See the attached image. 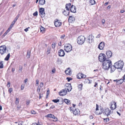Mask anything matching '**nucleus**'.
I'll list each match as a JSON object with an SVG mask.
<instances>
[{"label":"nucleus","instance_id":"13d9d810","mask_svg":"<svg viewBox=\"0 0 125 125\" xmlns=\"http://www.w3.org/2000/svg\"><path fill=\"white\" fill-rule=\"evenodd\" d=\"M102 23L103 24H104L105 22V20L104 19H102Z\"/></svg>","mask_w":125,"mask_h":125},{"label":"nucleus","instance_id":"7c9ffc66","mask_svg":"<svg viewBox=\"0 0 125 125\" xmlns=\"http://www.w3.org/2000/svg\"><path fill=\"white\" fill-rule=\"evenodd\" d=\"M10 30L9 29H8L5 32L3 35L2 36V37L3 38L10 31Z\"/></svg>","mask_w":125,"mask_h":125},{"label":"nucleus","instance_id":"473e14b6","mask_svg":"<svg viewBox=\"0 0 125 125\" xmlns=\"http://www.w3.org/2000/svg\"><path fill=\"white\" fill-rule=\"evenodd\" d=\"M10 57V54H8L4 59V60L6 61H8Z\"/></svg>","mask_w":125,"mask_h":125},{"label":"nucleus","instance_id":"c756f323","mask_svg":"<svg viewBox=\"0 0 125 125\" xmlns=\"http://www.w3.org/2000/svg\"><path fill=\"white\" fill-rule=\"evenodd\" d=\"M50 119L51 121L55 122L58 121L57 118H51Z\"/></svg>","mask_w":125,"mask_h":125},{"label":"nucleus","instance_id":"a18cd8bd","mask_svg":"<svg viewBox=\"0 0 125 125\" xmlns=\"http://www.w3.org/2000/svg\"><path fill=\"white\" fill-rule=\"evenodd\" d=\"M31 113L32 114H35L36 113V112L34 110H32L31 111Z\"/></svg>","mask_w":125,"mask_h":125},{"label":"nucleus","instance_id":"4be33fe9","mask_svg":"<svg viewBox=\"0 0 125 125\" xmlns=\"http://www.w3.org/2000/svg\"><path fill=\"white\" fill-rule=\"evenodd\" d=\"M70 11L72 12L75 13L76 12L75 7L73 5H72Z\"/></svg>","mask_w":125,"mask_h":125},{"label":"nucleus","instance_id":"603ef678","mask_svg":"<svg viewBox=\"0 0 125 125\" xmlns=\"http://www.w3.org/2000/svg\"><path fill=\"white\" fill-rule=\"evenodd\" d=\"M12 88H10L8 90L9 92L10 93L11 92H12Z\"/></svg>","mask_w":125,"mask_h":125},{"label":"nucleus","instance_id":"e433bc0d","mask_svg":"<svg viewBox=\"0 0 125 125\" xmlns=\"http://www.w3.org/2000/svg\"><path fill=\"white\" fill-rule=\"evenodd\" d=\"M3 67V62L2 61H1L0 62V68H2Z\"/></svg>","mask_w":125,"mask_h":125},{"label":"nucleus","instance_id":"4468645a","mask_svg":"<svg viewBox=\"0 0 125 125\" xmlns=\"http://www.w3.org/2000/svg\"><path fill=\"white\" fill-rule=\"evenodd\" d=\"M59 94L62 96H63L67 94V91L65 89L62 90L59 92Z\"/></svg>","mask_w":125,"mask_h":125},{"label":"nucleus","instance_id":"2f4dec72","mask_svg":"<svg viewBox=\"0 0 125 125\" xmlns=\"http://www.w3.org/2000/svg\"><path fill=\"white\" fill-rule=\"evenodd\" d=\"M45 117H55L54 116L51 114H48L45 116Z\"/></svg>","mask_w":125,"mask_h":125},{"label":"nucleus","instance_id":"c85d7f7f","mask_svg":"<svg viewBox=\"0 0 125 125\" xmlns=\"http://www.w3.org/2000/svg\"><path fill=\"white\" fill-rule=\"evenodd\" d=\"M110 67L111 68V73H112L115 70V68H116L114 66V65L113 66H111Z\"/></svg>","mask_w":125,"mask_h":125},{"label":"nucleus","instance_id":"6e6d98bb","mask_svg":"<svg viewBox=\"0 0 125 125\" xmlns=\"http://www.w3.org/2000/svg\"><path fill=\"white\" fill-rule=\"evenodd\" d=\"M50 49H48V50L47 52L46 53L47 54H49L50 53Z\"/></svg>","mask_w":125,"mask_h":125},{"label":"nucleus","instance_id":"f704fd0d","mask_svg":"<svg viewBox=\"0 0 125 125\" xmlns=\"http://www.w3.org/2000/svg\"><path fill=\"white\" fill-rule=\"evenodd\" d=\"M22 66H19V68L18 70V72L19 73H21L22 71Z\"/></svg>","mask_w":125,"mask_h":125},{"label":"nucleus","instance_id":"7ed1b4c3","mask_svg":"<svg viewBox=\"0 0 125 125\" xmlns=\"http://www.w3.org/2000/svg\"><path fill=\"white\" fill-rule=\"evenodd\" d=\"M85 38L84 36H80L77 39V42L80 45H82L85 42Z\"/></svg>","mask_w":125,"mask_h":125},{"label":"nucleus","instance_id":"69168bd1","mask_svg":"<svg viewBox=\"0 0 125 125\" xmlns=\"http://www.w3.org/2000/svg\"><path fill=\"white\" fill-rule=\"evenodd\" d=\"M98 85V83L96 82L95 83V85H94V87H96V86Z\"/></svg>","mask_w":125,"mask_h":125},{"label":"nucleus","instance_id":"09e8293b","mask_svg":"<svg viewBox=\"0 0 125 125\" xmlns=\"http://www.w3.org/2000/svg\"><path fill=\"white\" fill-rule=\"evenodd\" d=\"M36 83L35 85L36 86H37L39 84V80L38 79H37L36 80Z\"/></svg>","mask_w":125,"mask_h":125},{"label":"nucleus","instance_id":"2eb2a0df","mask_svg":"<svg viewBox=\"0 0 125 125\" xmlns=\"http://www.w3.org/2000/svg\"><path fill=\"white\" fill-rule=\"evenodd\" d=\"M94 37L92 35H90L88 37V42L90 43L94 41Z\"/></svg>","mask_w":125,"mask_h":125},{"label":"nucleus","instance_id":"a878e982","mask_svg":"<svg viewBox=\"0 0 125 125\" xmlns=\"http://www.w3.org/2000/svg\"><path fill=\"white\" fill-rule=\"evenodd\" d=\"M64 101L67 104H70V101L68 99H65L64 100Z\"/></svg>","mask_w":125,"mask_h":125},{"label":"nucleus","instance_id":"aec40b11","mask_svg":"<svg viewBox=\"0 0 125 125\" xmlns=\"http://www.w3.org/2000/svg\"><path fill=\"white\" fill-rule=\"evenodd\" d=\"M73 113L74 115H79L80 114L79 110L78 109H75L73 112Z\"/></svg>","mask_w":125,"mask_h":125},{"label":"nucleus","instance_id":"4c0bfd02","mask_svg":"<svg viewBox=\"0 0 125 125\" xmlns=\"http://www.w3.org/2000/svg\"><path fill=\"white\" fill-rule=\"evenodd\" d=\"M15 104L17 105L19 103V98H16V100L15 101Z\"/></svg>","mask_w":125,"mask_h":125},{"label":"nucleus","instance_id":"9b49d317","mask_svg":"<svg viewBox=\"0 0 125 125\" xmlns=\"http://www.w3.org/2000/svg\"><path fill=\"white\" fill-rule=\"evenodd\" d=\"M54 23L55 27H59L61 26L62 24V22L57 19H56Z\"/></svg>","mask_w":125,"mask_h":125},{"label":"nucleus","instance_id":"338daca9","mask_svg":"<svg viewBox=\"0 0 125 125\" xmlns=\"http://www.w3.org/2000/svg\"><path fill=\"white\" fill-rule=\"evenodd\" d=\"M28 80L27 79H25L24 80V82L25 83H26V82H27Z\"/></svg>","mask_w":125,"mask_h":125},{"label":"nucleus","instance_id":"5fc2aeb1","mask_svg":"<svg viewBox=\"0 0 125 125\" xmlns=\"http://www.w3.org/2000/svg\"><path fill=\"white\" fill-rule=\"evenodd\" d=\"M30 52L29 53L28 52H27V57L28 58H29L30 57Z\"/></svg>","mask_w":125,"mask_h":125},{"label":"nucleus","instance_id":"e2e57ef3","mask_svg":"<svg viewBox=\"0 0 125 125\" xmlns=\"http://www.w3.org/2000/svg\"><path fill=\"white\" fill-rule=\"evenodd\" d=\"M24 88V86H23L22 85L21 86V90H22Z\"/></svg>","mask_w":125,"mask_h":125},{"label":"nucleus","instance_id":"20e7f679","mask_svg":"<svg viewBox=\"0 0 125 125\" xmlns=\"http://www.w3.org/2000/svg\"><path fill=\"white\" fill-rule=\"evenodd\" d=\"M98 59L101 62H103L105 61L107 59L106 57V56L105 54L103 53L100 54L98 56Z\"/></svg>","mask_w":125,"mask_h":125},{"label":"nucleus","instance_id":"c03bdc74","mask_svg":"<svg viewBox=\"0 0 125 125\" xmlns=\"http://www.w3.org/2000/svg\"><path fill=\"white\" fill-rule=\"evenodd\" d=\"M57 62H60L61 63H62V61L61 59L60 58H58Z\"/></svg>","mask_w":125,"mask_h":125},{"label":"nucleus","instance_id":"412c9836","mask_svg":"<svg viewBox=\"0 0 125 125\" xmlns=\"http://www.w3.org/2000/svg\"><path fill=\"white\" fill-rule=\"evenodd\" d=\"M65 73L66 74L70 75L71 74L72 72L70 68H69L66 69L65 71Z\"/></svg>","mask_w":125,"mask_h":125},{"label":"nucleus","instance_id":"49530a36","mask_svg":"<svg viewBox=\"0 0 125 125\" xmlns=\"http://www.w3.org/2000/svg\"><path fill=\"white\" fill-rule=\"evenodd\" d=\"M38 125H42V123L40 121L38 120Z\"/></svg>","mask_w":125,"mask_h":125},{"label":"nucleus","instance_id":"39448f33","mask_svg":"<svg viewBox=\"0 0 125 125\" xmlns=\"http://www.w3.org/2000/svg\"><path fill=\"white\" fill-rule=\"evenodd\" d=\"M65 50L67 52H70L72 49V47L70 44H65L64 46Z\"/></svg>","mask_w":125,"mask_h":125},{"label":"nucleus","instance_id":"6ab92c4d","mask_svg":"<svg viewBox=\"0 0 125 125\" xmlns=\"http://www.w3.org/2000/svg\"><path fill=\"white\" fill-rule=\"evenodd\" d=\"M96 111L95 112V114H96L98 115L101 114H102V112H101L102 111V108H100L101 110V112H100L99 113L97 111L98 110V107H99L98 105L97 104H96Z\"/></svg>","mask_w":125,"mask_h":125},{"label":"nucleus","instance_id":"ea45409f","mask_svg":"<svg viewBox=\"0 0 125 125\" xmlns=\"http://www.w3.org/2000/svg\"><path fill=\"white\" fill-rule=\"evenodd\" d=\"M19 16V14H18L16 16V18H15V19L14 20V21L16 22V21L17 20Z\"/></svg>","mask_w":125,"mask_h":125},{"label":"nucleus","instance_id":"0e129e2a","mask_svg":"<svg viewBox=\"0 0 125 125\" xmlns=\"http://www.w3.org/2000/svg\"><path fill=\"white\" fill-rule=\"evenodd\" d=\"M26 28L24 29V31L27 32V31H28V28Z\"/></svg>","mask_w":125,"mask_h":125},{"label":"nucleus","instance_id":"de8ad7c7","mask_svg":"<svg viewBox=\"0 0 125 125\" xmlns=\"http://www.w3.org/2000/svg\"><path fill=\"white\" fill-rule=\"evenodd\" d=\"M33 15L34 16H37L38 15V12L37 11H35Z\"/></svg>","mask_w":125,"mask_h":125},{"label":"nucleus","instance_id":"bb28decb","mask_svg":"<svg viewBox=\"0 0 125 125\" xmlns=\"http://www.w3.org/2000/svg\"><path fill=\"white\" fill-rule=\"evenodd\" d=\"M83 84L82 83L78 85V87L79 90L81 91L82 89Z\"/></svg>","mask_w":125,"mask_h":125},{"label":"nucleus","instance_id":"dca6fc26","mask_svg":"<svg viewBox=\"0 0 125 125\" xmlns=\"http://www.w3.org/2000/svg\"><path fill=\"white\" fill-rule=\"evenodd\" d=\"M105 46V43L103 42H100L98 46V48L100 50H103Z\"/></svg>","mask_w":125,"mask_h":125},{"label":"nucleus","instance_id":"79ce46f5","mask_svg":"<svg viewBox=\"0 0 125 125\" xmlns=\"http://www.w3.org/2000/svg\"><path fill=\"white\" fill-rule=\"evenodd\" d=\"M59 99H54L52 100L53 102L54 103H56L58 102H59Z\"/></svg>","mask_w":125,"mask_h":125},{"label":"nucleus","instance_id":"37998d69","mask_svg":"<svg viewBox=\"0 0 125 125\" xmlns=\"http://www.w3.org/2000/svg\"><path fill=\"white\" fill-rule=\"evenodd\" d=\"M87 82H88L89 84H91L92 83V80H89L88 79H87L86 80Z\"/></svg>","mask_w":125,"mask_h":125},{"label":"nucleus","instance_id":"f03ea898","mask_svg":"<svg viewBox=\"0 0 125 125\" xmlns=\"http://www.w3.org/2000/svg\"><path fill=\"white\" fill-rule=\"evenodd\" d=\"M124 65L123 62L121 61H120L115 63L114 66L116 68L120 69L121 70Z\"/></svg>","mask_w":125,"mask_h":125},{"label":"nucleus","instance_id":"72a5a7b5","mask_svg":"<svg viewBox=\"0 0 125 125\" xmlns=\"http://www.w3.org/2000/svg\"><path fill=\"white\" fill-rule=\"evenodd\" d=\"M40 30L41 32L42 33L44 32L45 31V28L42 27L40 28Z\"/></svg>","mask_w":125,"mask_h":125},{"label":"nucleus","instance_id":"f257e3e1","mask_svg":"<svg viewBox=\"0 0 125 125\" xmlns=\"http://www.w3.org/2000/svg\"><path fill=\"white\" fill-rule=\"evenodd\" d=\"M107 58L106 60L103 63V68L105 70H108L111 66L112 65L111 61Z\"/></svg>","mask_w":125,"mask_h":125},{"label":"nucleus","instance_id":"a19ab883","mask_svg":"<svg viewBox=\"0 0 125 125\" xmlns=\"http://www.w3.org/2000/svg\"><path fill=\"white\" fill-rule=\"evenodd\" d=\"M50 93L49 90V88H48L47 90V92L46 94V98H47V96L49 95Z\"/></svg>","mask_w":125,"mask_h":125},{"label":"nucleus","instance_id":"774afa93","mask_svg":"<svg viewBox=\"0 0 125 125\" xmlns=\"http://www.w3.org/2000/svg\"><path fill=\"white\" fill-rule=\"evenodd\" d=\"M123 79L124 81V82H125V74L124 76Z\"/></svg>","mask_w":125,"mask_h":125},{"label":"nucleus","instance_id":"c9c22d12","mask_svg":"<svg viewBox=\"0 0 125 125\" xmlns=\"http://www.w3.org/2000/svg\"><path fill=\"white\" fill-rule=\"evenodd\" d=\"M104 122L106 123L108 122L109 121V119L108 118H106L104 119Z\"/></svg>","mask_w":125,"mask_h":125},{"label":"nucleus","instance_id":"1a4fd4ad","mask_svg":"<svg viewBox=\"0 0 125 125\" xmlns=\"http://www.w3.org/2000/svg\"><path fill=\"white\" fill-rule=\"evenodd\" d=\"M71 5V3H69L68 4H66V5L65 8L66 10H67V11H66V13H64V14L66 16H68L69 15V9L70 8Z\"/></svg>","mask_w":125,"mask_h":125},{"label":"nucleus","instance_id":"3c124183","mask_svg":"<svg viewBox=\"0 0 125 125\" xmlns=\"http://www.w3.org/2000/svg\"><path fill=\"white\" fill-rule=\"evenodd\" d=\"M56 44L55 43H53L52 45V47L53 48H54Z\"/></svg>","mask_w":125,"mask_h":125},{"label":"nucleus","instance_id":"393cba45","mask_svg":"<svg viewBox=\"0 0 125 125\" xmlns=\"http://www.w3.org/2000/svg\"><path fill=\"white\" fill-rule=\"evenodd\" d=\"M123 82H124V81L123 79H121L117 81L116 84L118 85L121 84Z\"/></svg>","mask_w":125,"mask_h":125},{"label":"nucleus","instance_id":"052dcab7","mask_svg":"<svg viewBox=\"0 0 125 125\" xmlns=\"http://www.w3.org/2000/svg\"><path fill=\"white\" fill-rule=\"evenodd\" d=\"M13 24H11V25L10 26V27L8 28L10 30L11 29L12 27L13 26Z\"/></svg>","mask_w":125,"mask_h":125},{"label":"nucleus","instance_id":"0eeeda50","mask_svg":"<svg viewBox=\"0 0 125 125\" xmlns=\"http://www.w3.org/2000/svg\"><path fill=\"white\" fill-rule=\"evenodd\" d=\"M6 50V47L5 45H2L0 47V53L1 55L4 54Z\"/></svg>","mask_w":125,"mask_h":125},{"label":"nucleus","instance_id":"8fccbe9b","mask_svg":"<svg viewBox=\"0 0 125 125\" xmlns=\"http://www.w3.org/2000/svg\"><path fill=\"white\" fill-rule=\"evenodd\" d=\"M62 12L63 13V14L65 16V15L64 14V13H66V11H67V10H66H66H62Z\"/></svg>","mask_w":125,"mask_h":125},{"label":"nucleus","instance_id":"58836bf2","mask_svg":"<svg viewBox=\"0 0 125 125\" xmlns=\"http://www.w3.org/2000/svg\"><path fill=\"white\" fill-rule=\"evenodd\" d=\"M41 87H40L38 86V87L37 89V92L38 93H39L40 91Z\"/></svg>","mask_w":125,"mask_h":125},{"label":"nucleus","instance_id":"bf43d9fd","mask_svg":"<svg viewBox=\"0 0 125 125\" xmlns=\"http://www.w3.org/2000/svg\"><path fill=\"white\" fill-rule=\"evenodd\" d=\"M67 81L68 82L70 81V80L72 79L71 78L69 77H67Z\"/></svg>","mask_w":125,"mask_h":125},{"label":"nucleus","instance_id":"f8f14e48","mask_svg":"<svg viewBox=\"0 0 125 125\" xmlns=\"http://www.w3.org/2000/svg\"><path fill=\"white\" fill-rule=\"evenodd\" d=\"M111 105L110 108L111 110L115 109L116 108V104L114 102H112L111 103Z\"/></svg>","mask_w":125,"mask_h":125},{"label":"nucleus","instance_id":"9d476101","mask_svg":"<svg viewBox=\"0 0 125 125\" xmlns=\"http://www.w3.org/2000/svg\"><path fill=\"white\" fill-rule=\"evenodd\" d=\"M39 13L41 17H44L45 15L44 9L43 8H40L39 10Z\"/></svg>","mask_w":125,"mask_h":125},{"label":"nucleus","instance_id":"680f3d73","mask_svg":"<svg viewBox=\"0 0 125 125\" xmlns=\"http://www.w3.org/2000/svg\"><path fill=\"white\" fill-rule=\"evenodd\" d=\"M10 82H8L7 83V85L8 87H9L10 86Z\"/></svg>","mask_w":125,"mask_h":125},{"label":"nucleus","instance_id":"f3484780","mask_svg":"<svg viewBox=\"0 0 125 125\" xmlns=\"http://www.w3.org/2000/svg\"><path fill=\"white\" fill-rule=\"evenodd\" d=\"M86 75L83 74L79 73L77 75V78L78 79H81L82 78H85L86 77Z\"/></svg>","mask_w":125,"mask_h":125},{"label":"nucleus","instance_id":"864d4df0","mask_svg":"<svg viewBox=\"0 0 125 125\" xmlns=\"http://www.w3.org/2000/svg\"><path fill=\"white\" fill-rule=\"evenodd\" d=\"M43 83L42 82L40 83V85L38 86L40 87H43Z\"/></svg>","mask_w":125,"mask_h":125},{"label":"nucleus","instance_id":"ddd939ff","mask_svg":"<svg viewBox=\"0 0 125 125\" xmlns=\"http://www.w3.org/2000/svg\"><path fill=\"white\" fill-rule=\"evenodd\" d=\"M58 54V55L60 57H63L65 55L64 51L62 49H60L59 51Z\"/></svg>","mask_w":125,"mask_h":125},{"label":"nucleus","instance_id":"cd10ccee","mask_svg":"<svg viewBox=\"0 0 125 125\" xmlns=\"http://www.w3.org/2000/svg\"><path fill=\"white\" fill-rule=\"evenodd\" d=\"M89 1L90 5H93L95 3V1L94 0H89Z\"/></svg>","mask_w":125,"mask_h":125},{"label":"nucleus","instance_id":"5701e85b","mask_svg":"<svg viewBox=\"0 0 125 125\" xmlns=\"http://www.w3.org/2000/svg\"><path fill=\"white\" fill-rule=\"evenodd\" d=\"M75 20V18L74 17H73L72 16H69L68 19V21L69 22H72L74 21Z\"/></svg>","mask_w":125,"mask_h":125},{"label":"nucleus","instance_id":"a211bd4d","mask_svg":"<svg viewBox=\"0 0 125 125\" xmlns=\"http://www.w3.org/2000/svg\"><path fill=\"white\" fill-rule=\"evenodd\" d=\"M106 53L108 58H110L112 56V53L110 51H107L106 52Z\"/></svg>","mask_w":125,"mask_h":125},{"label":"nucleus","instance_id":"6e6552de","mask_svg":"<svg viewBox=\"0 0 125 125\" xmlns=\"http://www.w3.org/2000/svg\"><path fill=\"white\" fill-rule=\"evenodd\" d=\"M65 89L68 92H70L72 89L71 84L70 83H67L64 85Z\"/></svg>","mask_w":125,"mask_h":125},{"label":"nucleus","instance_id":"423d86ee","mask_svg":"<svg viewBox=\"0 0 125 125\" xmlns=\"http://www.w3.org/2000/svg\"><path fill=\"white\" fill-rule=\"evenodd\" d=\"M101 114H103L106 116H107L110 115L111 113V110H110L109 108H107L105 109L102 113V111Z\"/></svg>","mask_w":125,"mask_h":125},{"label":"nucleus","instance_id":"b1692460","mask_svg":"<svg viewBox=\"0 0 125 125\" xmlns=\"http://www.w3.org/2000/svg\"><path fill=\"white\" fill-rule=\"evenodd\" d=\"M45 0H39V4L41 5H43L45 3Z\"/></svg>","mask_w":125,"mask_h":125},{"label":"nucleus","instance_id":"4d7b16f0","mask_svg":"<svg viewBox=\"0 0 125 125\" xmlns=\"http://www.w3.org/2000/svg\"><path fill=\"white\" fill-rule=\"evenodd\" d=\"M65 36V35H64L63 34L60 37V38L61 39H64V38Z\"/></svg>","mask_w":125,"mask_h":125}]
</instances>
